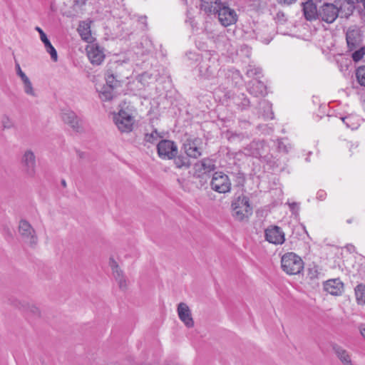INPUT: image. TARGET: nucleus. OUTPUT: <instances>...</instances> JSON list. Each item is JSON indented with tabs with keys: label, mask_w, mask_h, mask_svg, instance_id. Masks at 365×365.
<instances>
[{
	"label": "nucleus",
	"mask_w": 365,
	"mask_h": 365,
	"mask_svg": "<svg viewBox=\"0 0 365 365\" xmlns=\"http://www.w3.org/2000/svg\"><path fill=\"white\" fill-rule=\"evenodd\" d=\"M354 52L352 53L351 57L354 61L358 62L365 55V47H359V48L354 50Z\"/></svg>",
	"instance_id": "nucleus-38"
},
{
	"label": "nucleus",
	"mask_w": 365,
	"mask_h": 365,
	"mask_svg": "<svg viewBox=\"0 0 365 365\" xmlns=\"http://www.w3.org/2000/svg\"><path fill=\"white\" fill-rule=\"evenodd\" d=\"M262 73V69L259 67H255V66L249 65L247 68L246 71V75L248 77H255L257 76L259 77V76Z\"/></svg>",
	"instance_id": "nucleus-35"
},
{
	"label": "nucleus",
	"mask_w": 365,
	"mask_h": 365,
	"mask_svg": "<svg viewBox=\"0 0 365 365\" xmlns=\"http://www.w3.org/2000/svg\"><path fill=\"white\" fill-rule=\"evenodd\" d=\"M220 70V61L217 55L205 54L198 65L200 76L205 79L215 78Z\"/></svg>",
	"instance_id": "nucleus-1"
},
{
	"label": "nucleus",
	"mask_w": 365,
	"mask_h": 365,
	"mask_svg": "<svg viewBox=\"0 0 365 365\" xmlns=\"http://www.w3.org/2000/svg\"><path fill=\"white\" fill-rule=\"evenodd\" d=\"M177 312L179 319L187 328L194 327V320L192 317L191 311L187 304L184 302L178 304Z\"/></svg>",
	"instance_id": "nucleus-15"
},
{
	"label": "nucleus",
	"mask_w": 365,
	"mask_h": 365,
	"mask_svg": "<svg viewBox=\"0 0 365 365\" xmlns=\"http://www.w3.org/2000/svg\"><path fill=\"white\" fill-rule=\"evenodd\" d=\"M324 289L332 295L341 294L343 289V284L339 279H330L324 284Z\"/></svg>",
	"instance_id": "nucleus-25"
},
{
	"label": "nucleus",
	"mask_w": 365,
	"mask_h": 365,
	"mask_svg": "<svg viewBox=\"0 0 365 365\" xmlns=\"http://www.w3.org/2000/svg\"><path fill=\"white\" fill-rule=\"evenodd\" d=\"M260 106H262L264 108H267L268 110H269L271 108V106L269 105V102L267 101H262L260 103H259Z\"/></svg>",
	"instance_id": "nucleus-49"
},
{
	"label": "nucleus",
	"mask_w": 365,
	"mask_h": 365,
	"mask_svg": "<svg viewBox=\"0 0 365 365\" xmlns=\"http://www.w3.org/2000/svg\"><path fill=\"white\" fill-rule=\"evenodd\" d=\"M24 92L32 96H36V93L29 78L24 74Z\"/></svg>",
	"instance_id": "nucleus-37"
},
{
	"label": "nucleus",
	"mask_w": 365,
	"mask_h": 365,
	"mask_svg": "<svg viewBox=\"0 0 365 365\" xmlns=\"http://www.w3.org/2000/svg\"><path fill=\"white\" fill-rule=\"evenodd\" d=\"M24 314L29 320L34 321L41 317V311L39 308L31 302H27L24 304Z\"/></svg>",
	"instance_id": "nucleus-26"
},
{
	"label": "nucleus",
	"mask_w": 365,
	"mask_h": 365,
	"mask_svg": "<svg viewBox=\"0 0 365 365\" xmlns=\"http://www.w3.org/2000/svg\"><path fill=\"white\" fill-rule=\"evenodd\" d=\"M318 274H319V270H318V267L317 266H314V267L310 268L309 269L308 275L309 276V277L311 279L317 278L318 277Z\"/></svg>",
	"instance_id": "nucleus-42"
},
{
	"label": "nucleus",
	"mask_w": 365,
	"mask_h": 365,
	"mask_svg": "<svg viewBox=\"0 0 365 365\" xmlns=\"http://www.w3.org/2000/svg\"><path fill=\"white\" fill-rule=\"evenodd\" d=\"M88 57L93 65H100L104 61L105 54L103 48L98 44H91L86 48Z\"/></svg>",
	"instance_id": "nucleus-13"
},
{
	"label": "nucleus",
	"mask_w": 365,
	"mask_h": 365,
	"mask_svg": "<svg viewBox=\"0 0 365 365\" xmlns=\"http://www.w3.org/2000/svg\"><path fill=\"white\" fill-rule=\"evenodd\" d=\"M227 79L233 86H237L242 82V77L239 71L235 69H229L226 73Z\"/></svg>",
	"instance_id": "nucleus-31"
},
{
	"label": "nucleus",
	"mask_w": 365,
	"mask_h": 365,
	"mask_svg": "<svg viewBox=\"0 0 365 365\" xmlns=\"http://www.w3.org/2000/svg\"><path fill=\"white\" fill-rule=\"evenodd\" d=\"M250 146L251 148L255 150V151L252 153L253 157L262 159L266 162L271 160L272 155L264 154V150L266 148V145L263 142H252Z\"/></svg>",
	"instance_id": "nucleus-20"
},
{
	"label": "nucleus",
	"mask_w": 365,
	"mask_h": 365,
	"mask_svg": "<svg viewBox=\"0 0 365 365\" xmlns=\"http://www.w3.org/2000/svg\"><path fill=\"white\" fill-rule=\"evenodd\" d=\"M339 16L337 6L334 4L325 3L319 10V16L327 23H332Z\"/></svg>",
	"instance_id": "nucleus-12"
},
{
	"label": "nucleus",
	"mask_w": 365,
	"mask_h": 365,
	"mask_svg": "<svg viewBox=\"0 0 365 365\" xmlns=\"http://www.w3.org/2000/svg\"><path fill=\"white\" fill-rule=\"evenodd\" d=\"M109 265L112 269L113 276L116 282L119 280V279L125 277L123 271L120 268L118 264L113 258H110Z\"/></svg>",
	"instance_id": "nucleus-30"
},
{
	"label": "nucleus",
	"mask_w": 365,
	"mask_h": 365,
	"mask_svg": "<svg viewBox=\"0 0 365 365\" xmlns=\"http://www.w3.org/2000/svg\"><path fill=\"white\" fill-rule=\"evenodd\" d=\"M277 141V148L279 151L287 153L291 149V145L289 144L286 145L282 139L278 140Z\"/></svg>",
	"instance_id": "nucleus-40"
},
{
	"label": "nucleus",
	"mask_w": 365,
	"mask_h": 365,
	"mask_svg": "<svg viewBox=\"0 0 365 365\" xmlns=\"http://www.w3.org/2000/svg\"><path fill=\"white\" fill-rule=\"evenodd\" d=\"M182 149L188 157L197 159L202 154V140L197 137L190 136L185 140L182 144Z\"/></svg>",
	"instance_id": "nucleus-4"
},
{
	"label": "nucleus",
	"mask_w": 365,
	"mask_h": 365,
	"mask_svg": "<svg viewBox=\"0 0 365 365\" xmlns=\"http://www.w3.org/2000/svg\"><path fill=\"white\" fill-rule=\"evenodd\" d=\"M193 177L206 180L208 175L216 169L215 161L210 158H203L194 165Z\"/></svg>",
	"instance_id": "nucleus-8"
},
{
	"label": "nucleus",
	"mask_w": 365,
	"mask_h": 365,
	"mask_svg": "<svg viewBox=\"0 0 365 365\" xmlns=\"http://www.w3.org/2000/svg\"><path fill=\"white\" fill-rule=\"evenodd\" d=\"M296 0H280V2H283L287 4H292V2L295 1Z\"/></svg>",
	"instance_id": "nucleus-50"
},
{
	"label": "nucleus",
	"mask_w": 365,
	"mask_h": 365,
	"mask_svg": "<svg viewBox=\"0 0 365 365\" xmlns=\"http://www.w3.org/2000/svg\"><path fill=\"white\" fill-rule=\"evenodd\" d=\"M361 335L365 339V324H362L359 327Z\"/></svg>",
	"instance_id": "nucleus-48"
},
{
	"label": "nucleus",
	"mask_w": 365,
	"mask_h": 365,
	"mask_svg": "<svg viewBox=\"0 0 365 365\" xmlns=\"http://www.w3.org/2000/svg\"><path fill=\"white\" fill-rule=\"evenodd\" d=\"M248 91L252 95L258 97L267 93V87L262 81L254 79L250 81Z\"/></svg>",
	"instance_id": "nucleus-22"
},
{
	"label": "nucleus",
	"mask_w": 365,
	"mask_h": 365,
	"mask_svg": "<svg viewBox=\"0 0 365 365\" xmlns=\"http://www.w3.org/2000/svg\"><path fill=\"white\" fill-rule=\"evenodd\" d=\"M304 15L306 19L312 20L319 16V10L316 4L312 0H309L303 4Z\"/></svg>",
	"instance_id": "nucleus-24"
},
{
	"label": "nucleus",
	"mask_w": 365,
	"mask_h": 365,
	"mask_svg": "<svg viewBox=\"0 0 365 365\" xmlns=\"http://www.w3.org/2000/svg\"><path fill=\"white\" fill-rule=\"evenodd\" d=\"M265 240L274 245H282L285 241V234L281 227L277 225L268 227L264 230Z\"/></svg>",
	"instance_id": "nucleus-11"
},
{
	"label": "nucleus",
	"mask_w": 365,
	"mask_h": 365,
	"mask_svg": "<svg viewBox=\"0 0 365 365\" xmlns=\"http://www.w3.org/2000/svg\"><path fill=\"white\" fill-rule=\"evenodd\" d=\"M231 181L227 175L222 172H215L210 182L211 188L218 193H227L231 190Z\"/></svg>",
	"instance_id": "nucleus-5"
},
{
	"label": "nucleus",
	"mask_w": 365,
	"mask_h": 365,
	"mask_svg": "<svg viewBox=\"0 0 365 365\" xmlns=\"http://www.w3.org/2000/svg\"><path fill=\"white\" fill-rule=\"evenodd\" d=\"M264 115L266 117V118H269V115L268 113H266V114H264ZM269 118L272 119L273 118V116H270Z\"/></svg>",
	"instance_id": "nucleus-55"
},
{
	"label": "nucleus",
	"mask_w": 365,
	"mask_h": 365,
	"mask_svg": "<svg viewBox=\"0 0 365 365\" xmlns=\"http://www.w3.org/2000/svg\"><path fill=\"white\" fill-rule=\"evenodd\" d=\"M187 57L188 58V59L191 60V61H197L198 58H199V54L196 53H194V52H188L187 53Z\"/></svg>",
	"instance_id": "nucleus-44"
},
{
	"label": "nucleus",
	"mask_w": 365,
	"mask_h": 365,
	"mask_svg": "<svg viewBox=\"0 0 365 365\" xmlns=\"http://www.w3.org/2000/svg\"><path fill=\"white\" fill-rule=\"evenodd\" d=\"M16 68L17 70L18 75L23 79V71L21 68L20 64L16 61Z\"/></svg>",
	"instance_id": "nucleus-46"
},
{
	"label": "nucleus",
	"mask_w": 365,
	"mask_h": 365,
	"mask_svg": "<svg viewBox=\"0 0 365 365\" xmlns=\"http://www.w3.org/2000/svg\"><path fill=\"white\" fill-rule=\"evenodd\" d=\"M332 349L343 365H354L349 352L341 346L334 344Z\"/></svg>",
	"instance_id": "nucleus-21"
},
{
	"label": "nucleus",
	"mask_w": 365,
	"mask_h": 365,
	"mask_svg": "<svg viewBox=\"0 0 365 365\" xmlns=\"http://www.w3.org/2000/svg\"><path fill=\"white\" fill-rule=\"evenodd\" d=\"M356 303L365 305V284H359L354 288Z\"/></svg>",
	"instance_id": "nucleus-32"
},
{
	"label": "nucleus",
	"mask_w": 365,
	"mask_h": 365,
	"mask_svg": "<svg viewBox=\"0 0 365 365\" xmlns=\"http://www.w3.org/2000/svg\"><path fill=\"white\" fill-rule=\"evenodd\" d=\"M282 269L289 275L299 274L304 269V262L294 252H287L281 257Z\"/></svg>",
	"instance_id": "nucleus-2"
},
{
	"label": "nucleus",
	"mask_w": 365,
	"mask_h": 365,
	"mask_svg": "<svg viewBox=\"0 0 365 365\" xmlns=\"http://www.w3.org/2000/svg\"><path fill=\"white\" fill-rule=\"evenodd\" d=\"M118 287L122 291H125L128 288V283L126 277H124L122 279H119V280L117 281Z\"/></svg>",
	"instance_id": "nucleus-41"
},
{
	"label": "nucleus",
	"mask_w": 365,
	"mask_h": 365,
	"mask_svg": "<svg viewBox=\"0 0 365 365\" xmlns=\"http://www.w3.org/2000/svg\"><path fill=\"white\" fill-rule=\"evenodd\" d=\"M158 153L163 159H173L178 154V146L174 141L162 140L157 145Z\"/></svg>",
	"instance_id": "nucleus-10"
},
{
	"label": "nucleus",
	"mask_w": 365,
	"mask_h": 365,
	"mask_svg": "<svg viewBox=\"0 0 365 365\" xmlns=\"http://www.w3.org/2000/svg\"><path fill=\"white\" fill-rule=\"evenodd\" d=\"M160 137L157 130H154L150 133H146L144 140L148 143H155Z\"/></svg>",
	"instance_id": "nucleus-36"
},
{
	"label": "nucleus",
	"mask_w": 365,
	"mask_h": 365,
	"mask_svg": "<svg viewBox=\"0 0 365 365\" xmlns=\"http://www.w3.org/2000/svg\"><path fill=\"white\" fill-rule=\"evenodd\" d=\"M232 216L237 221L247 220L252 214L249 198L245 195L239 196L232 203Z\"/></svg>",
	"instance_id": "nucleus-3"
},
{
	"label": "nucleus",
	"mask_w": 365,
	"mask_h": 365,
	"mask_svg": "<svg viewBox=\"0 0 365 365\" xmlns=\"http://www.w3.org/2000/svg\"><path fill=\"white\" fill-rule=\"evenodd\" d=\"M61 119L73 131L76 133L83 131V121L74 111L69 109L62 110Z\"/></svg>",
	"instance_id": "nucleus-9"
},
{
	"label": "nucleus",
	"mask_w": 365,
	"mask_h": 365,
	"mask_svg": "<svg viewBox=\"0 0 365 365\" xmlns=\"http://www.w3.org/2000/svg\"><path fill=\"white\" fill-rule=\"evenodd\" d=\"M38 244V237L35 230L24 220V245L35 248Z\"/></svg>",
	"instance_id": "nucleus-16"
},
{
	"label": "nucleus",
	"mask_w": 365,
	"mask_h": 365,
	"mask_svg": "<svg viewBox=\"0 0 365 365\" xmlns=\"http://www.w3.org/2000/svg\"><path fill=\"white\" fill-rule=\"evenodd\" d=\"M326 195L324 190H319L317 193V197L320 200H323L325 199Z\"/></svg>",
	"instance_id": "nucleus-45"
},
{
	"label": "nucleus",
	"mask_w": 365,
	"mask_h": 365,
	"mask_svg": "<svg viewBox=\"0 0 365 365\" xmlns=\"http://www.w3.org/2000/svg\"><path fill=\"white\" fill-rule=\"evenodd\" d=\"M348 249L349 251H351V250H354V247L353 245H349Z\"/></svg>",
	"instance_id": "nucleus-54"
},
{
	"label": "nucleus",
	"mask_w": 365,
	"mask_h": 365,
	"mask_svg": "<svg viewBox=\"0 0 365 365\" xmlns=\"http://www.w3.org/2000/svg\"><path fill=\"white\" fill-rule=\"evenodd\" d=\"M114 120L118 130L122 133H130L133 130L135 122L133 114L126 110H120L114 116Z\"/></svg>",
	"instance_id": "nucleus-6"
},
{
	"label": "nucleus",
	"mask_w": 365,
	"mask_h": 365,
	"mask_svg": "<svg viewBox=\"0 0 365 365\" xmlns=\"http://www.w3.org/2000/svg\"><path fill=\"white\" fill-rule=\"evenodd\" d=\"M36 157L30 150L24 153V175L33 177L36 173Z\"/></svg>",
	"instance_id": "nucleus-17"
},
{
	"label": "nucleus",
	"mask_w": 365,
	"mask_h": 365,
	"mask_svg": "<svg viewBox=\"0 0 365 365\" xmlns=\"http://www.w3.org/2000/svg\"><path fill=\"white\" fill-rule=\"evenodd\" d=\"M222 3V0H201L200 9L206 14H216Z\"/></svg>",
	"instance_id": "nucleus-23"
},
{
	"label": "nucleus",
	"mask_w": 365,
	"mask_h": 365,
	"mask_svg": "<svg viewBox=\"0 0 365 365\" xmlns=\"http://www.w3.org/2000/svg\"><path fill=\"white\" fill-rule=\"evenodd\" d=\"M3 124H4V128H9L11 125L10 124H8L7 123H6L4 121L3 122Z\"/></svg>",
	"instance_id": "nucleus-53"
},
{
	"label": "nucleus",
	"mask_w": 365,
	"mask_h": 365,
	"mask_svg": "<svg viewBox=\"0 0 365 365\" xmlns=\"http://www.w3.org/2000/svg\"><path fill=\"white\" fill-rule=\"evenodd\" d=\"M342 121L346 125L348 128H351V129H354V127H351V125L349 124V120H351L350 117H344L341 118Z\"/></svg>",
	"instance_id": "nucleus-47"
},
{
	"label": "nucleus",
	"mask_w": 365,
	"mask_h": 365,
	"mask_svg": "<svg viewBox=\"0 0 365 365\" xmlns=\"http://www.w3.org/2000/svg\"><path fill=\"white\" fill-rule=\"evenodd\" d=\"M346 40L349 51L359 48L361 43L360 31L357 29H349L346 34Z\"/></svg>",
	"instance_id": "nucleus-14"
},
{
	"label": "nucleus",
	"mask_w": 365,
	"mask_h": 365,
	"mask_svg": "<svg viewBox=\"0 0 365 365\" xmlns=\"http://www.w3.org/2000/svg\"><path fill=\"white\" fill-rule=\"evenodd\" d=\"M361 1L363 3V6L365 9V0H361Z\"/></svg>",
	"instance_id": "nucleus-56"
},
{
	"label": "nucleus",
	"mask_w": 365,
	"mask_h": 365,
	"mask_svg": "<svg viewBox=\"0 0 365 365\" xmlns=\"http://www.w3.org/2000/svg\"><path fill=\"white\" fill-rule=\"evenodd\" d=\"M115 88H112L106 85H103L101 88H97V91L99 93V98L103 101H111L116 96Z\"/></svg>",
	"instance_id": "nucleus-27"
},
{
	"label": "nucleus",
	"mask_w": 365,
	"mask_h": 365,
	"mask_svg": "<svg viewBox=\"0 0 365 365\" xmlns=\"http://www.w3.org/2000/svg\"><path fill=\"white\" fill-rule=\"evenodd\" d=\"M174 163L178 168H185L187 169L191 166V162L190 160V157L187 155L184 156L182 155H177L173 158Z\"/></svg>",
	"instance_id": "nucleus-29"
},
{
	"label": "nucleus",
	"mask_w": 365,
	"mask_h": 365,
	"mask_svg": "<svg viewBox=\"0 0 365 365\" xmlns=\"http://www.w3.org/2000/svg\"><path fill=\"white\" fill-rule=\"evenodd\" d=\"M220 24L225 27L235 24L238 19L236 11L223 2L217 10L216 14Z\"/></svg>",
	"instance_id": "nucleus-7"
},
{
	"label": "nucleus",
	"mask_w": 365,
	"mask_h": 365,
	"mask_svg": "<svg viewBox=\"0 0 365 365\" xmlns=\"http://www.w3.org/2000/svg\"><path fill=\"white\" fill-rule=\"evenodd\" d=\"M78 31L82 39L85 41H88L91 37L90 26L88 24L83 23L80 24L78 29Z\"/></svg>",
	"instance_id": "nucleus-33"
},
{
	"label": "nucleus",
	"mask_w": 365,
	"mask_h": 365,
	"mask_svg": "<svg viewBox=\"0 0 365 365\" xmlns=\"http://www.w3.org/2000/svg\"><path fill=\"white\" fill-rule=\"evenodd\" d=\"M356 77L358 83L365 87V66H359L356 69Z\"/></svg>",
	"instance_id": "nucleus-34"
},
{
	"label": "nucleus",
	"mask_w": 365,
	"mask_h": 365,
	"mask_svg": "<svg viewBox=\"0 0 365 365\" xmlns=\"http://www.w3.org/2000/svg\"><path fill=\"white\" fill-rule=\"evenodd\" d=\"M106 84V86L112 88H117L120 86V81L118 78L117 76H115L111 70H108L105 74Z\"/></svg>",
	"instance_id": "nucleus-28"
},
{
	"label": "nucleus",
	"mask_w": 365,
	"mask_h": 365,
	"mask_svg": "<svg viewBox=\"0 0 365 365\" xmlns=\"http://www.w3.org/2000/svg\"><path fill=\"white\" fill-rule=\"evenodd\" d=\"M238 98L241 100V102L237 103V104L242 110L246 109L249 107L250 100L245 96L244 93H242Z\"/></svg>",
	"instance_id": "nucleus-39"
},
{
	"label": "nucleus",
	"mask_w": 365,
	"mask_h": 365,
	"mask_svg": "<svg viewBox=\"0 0 365 365\" xmlns=\"http://www.w3.org/2000/svg\"><path fill=\"white\" fill-rule=\"evenodd\" d=\"M36 29L39 33L40 38L44 44V47H45L46 52L50 54L51 60L53 62H57L58 59L57 51H56V48L51 43L46 34L43 32V31L41 28H39L38 26L36 28Z\"/></svg>",
	"instance_id": "nucleus-18"
},
{
	"label": "nucleus",
	"mask_w": 365,
	"mask_h": 365,
	"mask_svg": "<svg viewBox=\"0 0 365 365\" xmlns=\"http://www.w3.org/2000/svg\"><path fill=\"white\" fill-rule=\"evenodd\" d=\"M289 207L293 213H297L299 209V204L297 202L289 203Z\"/></svg>",
	"instance_id": "nucleus-43"
},
{
	"label": "nucleus",
	"mask_w": 365,
	"mask_h": 365,
	"mask_svg": "<svg viewBox=\"0 0 365 365\" xmlns=\"http://www.w3.org/2000/svg\"><path fill=\"white\" fill-rule=\"evenodd\" d=\"M61 185L63 187H66V182L65 180H61Z\"/></svg>",
	"instance_id": "nucleus-52"
},
{
	"label": "nucleus",
	"mask_w": 365,
	"mask_h": 365,
	"mask_svg": "<svg viewBox=\"0 0 365 365\" xmlns=\"http://www.w3.org/2000/svg\"><path fill=\"white\" fill-rule=\"evenodd\" d=\"M270 41H271L270 38H266L262 40V42L264 43L265 44H268L270 42Z\"/></svg>",
	"instance_id": "nucleus-51"
},
{
	"label": "nucleus",
	"mask_w": 365,
	"mask_h": 365,
	"mask_svg": "<svg viewBox=\"0 0 365 365\" xmlns=\"http://www.w3.org/2000/svg\"><path fill=\"white\" fill-rule=\"evenodd\" d=\"M357 1H341L340 2H335L336 6H337V9L339 10V15L341 17L348 18L350 16L353 11L355 8V3Z\"/></svg>",
	"instance_id": "nucleus-19"
}]
</instances>
